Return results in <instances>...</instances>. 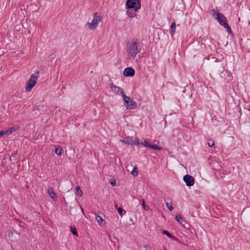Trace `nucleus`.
<instances>
[{"label":"nucleus","instance_id":"nucleus-1","mask_svg":"<svg viewBox=\"0 0 250 250\" xmlns=\"http://www.w3.org/2000/svg\"><path fill=\"white\" fill-rule=\"evenodd\" d=\"M141 50V46L137 40L128 41L126 42V51L130 59H134Z\"/></svg>","mask_w":250,"mask_h":250},{"label":"nucleus","instance_id":"nucleus-2","mask_svg":"<svg viewBox=\"0 0 250 250\" xmlns=\"http://www.w3.org/2000/svg\"><path fill=\"white\" fill-rule=\"evenodd\" d=\"M212 16L218 21L220 24L223 26L227 25L228 21L226 17L222 13H219L217 10L212 9L211 10Z\"/></svg>","mask_w":250,"mask_h":250},{"label":"nucleus","instance_id":"nucleus-3","mask_svg":"<svg viewBox=\"0 0 250 250\" xmlns=\"http://www.w3.org/2000/svg\"><path fill=\"white\" fill-rule=\"evenodd\" d=\"M102 17L97 12L94 13L93 15V19L92 22H88L85 26L88 27V29L95 30L98 25V24L102 21Z\"/></svg>","mask_w":250,"mask_h":250},{"label":"nucleus","instance_id":"nucleus-4","mask_svg":"<svg viewBox=\"0 0 250 250\" xmlns=\"http://www.w3.org/2000/svg\"><path fill=\"white\" fill-rule=\"evenodd\" d=\"M126 5L127 9H133L138 11L141 8V2L140 0H127Z\"/></svg>","mask_w":250,"mask_h":250},{"label":"nucleus","instance_id":"nucleus-5","mask_svg":"<svg viewBox=\"0 0 250 250\" xmlns=\"http://www.w3.org/2000/svg\"><path fill=\"white\" fill-rule=\"evenodd\" d=\"M221 77L226 82H229L232 80L233 77L231 73L227 70L223 71L220 74Z\"/></svg>","mask_w":250,"mask_h":250},{"label":"nucleus","instance_id":"nucleus-6","mask_svg":"<svg viewBox=\"0 0 250 250\" xmlns=\"http://www.w3.org/2000/svg\"><path fill=\"white\" fill-rule=\"evenodd\" d=\"M109 87L112 92L117 95L122 94L123 95L124 91L122 88L114 85L113 83H110Z\"/></svg>","mask_w":250,"mask_h":250},{"label":"nucleus","instance_id":"nucleus-7","mask_svg":"<svg viewBox=\"0 0 250 250\" xmlns=\"http://www.w3.org/2000/svg\"><path fill=\"white\" fill-rule=\"evenodd\" d=\"M183 180L185 182L186 186L190 187L193 186L194 183V178L189 175H186L183 177Z\"/></svg>","mask_w":250,"mask_h":250},{"label":"nucleus","instance_id":"nucleus-8","mask_svg":"<svg viewBox=\"0 0 250 250\" xmlns=\"http://www.w3.org/2000/svg\"><path fill=\"white\" fill-rule=\"evenodd\" d=\"M123 74L125 77H132L135 74V71L131 67H127L124 70Z\"/></svg>","mask_w":250,"mask_h":250},{"label":"nucleus","instance_id":"nucleus-9","mask_svg":"<svg viewBox=\"0 0 250 250\" xmlns=\"http://www.w3.org/2000/svg\"><path fill=\"white\" fill-rule=\"evenodd\" d=\"M15 131V128L11 127L5 130H2L0 131V137H2L4 135H9L12 134L14 131Z\"/></svg>","mask_w":250,"mask_h":250},{"label":"nucleus","instance_id":"nucleus-10","mask_svg":"<svg viewBox=\"0 0 250 250\" xmlns=\"http://www.w3.org/2000/svg\"><path fill=\"white\" fill-rule=\"evenodd\" d=\"M137 11H135L133 9H127V10L126 11V14L128 15V16L130 18H133L134 17H136V19H137V14H136V12Z\"/></svg>","mask_w":250,"mask_h":250},{"label":"nucleus","instance_id":"nucleus-11","mask_svg":"<svg viewBox=\"0 0 250 250\" xmlns=\"http://www.w3.org/2000/svg\"><path fill=\"white\" fill-rule=\"evenodd\" d=\"M35 81H31L28 80L27 84L25 86V89L27 91H29L36 84Z\"/></svg>","mask_w":250,"mask_h":250},{"label":"nucleus","instance_id":"nucleus-12","mask_svg":"<svg viewBox=\"0 0 250 250\" xmlns=\"http://www.w3.org/2000/svg\"><path fill=\"white\" fill-rule=\"evenodd\" d=\"M47 192L49 194L50 197L52 199L54 200H56L57 199V196L53 191V189L52 187H49L48 188Z\"/></svg>","mask_w":250,"mask_h":250},{"label":"nucleus","instance_id":"nucleus-13","mask_svg":"<svg viewBox=\"0 0 250 250\" xmlns=\"http://www.w3.org/2000/svg\"><path fill=\"white\" fill-rule=\"evenodd\" d=\"M129 109H134L137 107V103L133 100L129 101Z\"/></svg>","mask_w":250,"mask_h":250},{"label":"nucleus","instance_id":"nucleus-14","mask_svg":"<svg viewBox=\"0 0 250 250\" xmlns=\"http://www.w3.org/2000/svg\"><path fill=\"white\" fill-rule=\"evenodd\" d=\"M162 234L167 235L168 237L172 239L173 240H176L177 239L174 236H173L167 230H163L162 232Z\"/></svg>","mask_w":250,"mask_h":250},{"label":"nucleus","instance_id":"nucleus-15","mask_svg":"<svg viewBox=\"0 0 250 250\" xmlns=\"http://www.w3.org/2000/svg\"><path fill=\"white\" fill-rule=\"evenodd\" d=\"M39 74V72L36 71L35 73L32 74L31 75L30 78L29 80L31 81H35L36 83L37 80V76Z\"/></svg>","mask_w":250,"mask_h":250},{"label":"nucleus","instance_id":"nucleus-16","mask_svg":"<svg viewBox=\"0 0 250 250\" xmlns=\"http://www.w3.org/2000/svg\"><path fill=\"white\" fill-rule=\"evenodd\" d=\"M55 152L57 155L61 156L62 153V149L60 146H58L55 148Z\"/></svg>","mask_w":250,"mask_h":250},{"label":"nucleus","instance_id":"nucleus-17","mask_svg":"<svg viewBox=\"0 0 250 250\" xmlns=\"http://www.w3.org/2000/svg\"><path fill=\"white\" fill-rule=\"evenodd\" d=\"M133 142V139L132 137H127L125 138V144L127 145H132Z\"/></svg>","mask_w":250,"mask_h":250},{"label":"nucleus","instance_id":"nucleus-18","mask_svg":"<svg viewBox=\"0 0 250 250\" xmlns=\"http://www.w3.org/2000/svg\"><path fill=\"white\" fill-rule=\"evenodd\" d=\"M176 24L175 22H172L170 26V33L172 35L175 32Z\"/></svg>","mask_w":250,"mask_h":250},{"label":"nucleus","instance_id":"nucleus-19","mask_svg":"<svg viewBox=\"0 0 250 250\" xmlns=\"http://www.w3.org/2000/svg\"><path fill=\"white\" fill-rule=\"evenodd\" d=\"M175 219L180 224H182L183 222H185L184 219L180 215H177L175 216Z\"/></svg>","mask_w":250,"mask_h":250},{"label":"nucleus","instance_id":"nucleus-20","mask_svg":"<svg viewBox=\"0 0 250 250\" xmlns=\"http://www.w3.org/2000/svg\"><path fill=\"white\" fill-rule=\"evenodd\" d=\"M96 220L97 221V222L99 223V224L101 226L103 225V218L100 216L99 215H96Z\"/></svg>","mask_w":250,"mask_h":250},{"label":"nucleus","instance_id":"nucleus-21","mask_svg":"<svg viewBox=\"0 0 250 250\" xmlns=\"http://www.w3.org/2000/svg\"><path fill=\"white\" fill-rule=\"evenodd\" d=\"M138 169L137 167H134L133 169L132 170L131 173L133 176H137L138 175Z\"/></svg>","mask_w":250,"mask_h":250},{"label":"nucleus","instance_id":"nucleus-22","mask_svg":"<svg viewBox=\"0 0 250 250\" xmlns=\"http://www.w3.org/2000/svg\"><path fill=\"white\" fill-rule=\"evenodd\" d=\"M149 147L150 148H153L154 150H160L161 149V148L158 146L157 145H150V146H149Z\"/></svg>","mask_w":250,"mask_h":250},{"label":"nucleus","instance_id":"nucleus-23","mask_svg":"<svg viewBox=\"0 0 250 250\" xmlns=\"http://www.w3.org/2000/svg\"><path fill=\"white\" fill-rule=\"evenodd\" d=\"M123 96V100L124 101V103H126V101H130L131 100L130 97L127 96L125 94V92L124 93L123 95H122Z\"/></svg>","mask_w":250,"mask_h":250},{"label":"nucleus","instance_id":"nucleus-24","mask_svg":"<svg viewBox=\"0 0 250 250\" xmlns=\"http://www.w3.org/2000/svg\"><path fill=\"white\" fill-rule=\"evenodd\" d=\"M70 229H71V231L72 233V234H74L75 236H77L78 233H77V231L76 228L71 226L70 227Z\"/></svg>","mask_w":250,"mask_h":250},{"label":"nucleus","instance_id":"nucleus-25","mask_svg":"<svg viewBox=\"0 0 250 250\" xmlns=\"http://www.w3.org/2000/svg\"><path fill=\"white\" fill-rule=\"evenodd\" d=\"M76 190L78 192V194L79 195V196H81L83 194V193H82V191L81 189V188L79 186H76Z\"/></svg>","mask_w":250,"mask_h":250},{"label":"nucleus","instance_id":"nucleus-26","mask_svg":"<svg viewBox=\"0 0 250 250\" xmlns=\"http://www.w3.org/2000/svg\"><path fill=\"white\" fill-rule=\"evenodd\" d=\"M142 205H143V208H144V209L146 210H148V207L146 205L145 200L142 199Z\"/></svg>","mask_w":250,"mask_h":250},{"label":"nucleus","instance_id":"nucleus-27","mask_svg":"<svg viewBox=\"0 0 250 250\" xmlns=\"http://www.w3.org/2000/svg\"><path fill=\"white\" fill-rule=\"evenodd\" d=\"M166 206L167 207V208L170 210L171 211L173 209V208L172 206V203H167L166 204Z\"/></svg>","mask_w":250,"mask_h":250},{"label":"nucleus","instance_id":"nucleus-28","mask_svg":"<svg viewBox=\"0 0 250 250\" xmlns=\"http://www.w3.org/2000/svg\"><path fill=\"white\" fill-rule=\"evenodd\" d=\"M133 143L132 145H138L140 144L139 140L136 139L135 140H133Z\"/></svg>","mask_w":250,"mask_h":250},{"label":"nucleus","instance_id":"nucleus-29","mask_svg":"<svg viewBox=\"0 0 250 250\" xmlns=\"http://www.w3.org/2000/svg\"><path fill=\"white\" fill-rule=\"evenodd\" d=\"M118 212H119V214H120L121 216H123V208H120H120H118Z\"/></svg>","mask_w":250,"mask_h":250},{"label":"nucleus","instance_id":"nucleus-30","mask_svg":"<svg viewBox=\"0 0 250 250\" xmlns=\"http://www.w3.org/2000/svg\"><path fill=\"white\" fill-rule=\"evenodd\" d=\"M141 144L145 146H148L149 147V146H150V145L148 144V143L146 140H145L143 142H142Z\"/></svg>","mask_w":250,"mask_h":250},{"label":"nucleus","instance_id":"nucleus-31","mask_svg":"<svg viewBox=\"0 0 250 250\" xmlns=\"http://www.w3.org/2000/svg\"><path fill=\"white\" fill-rule=\"evenodd\" d=\"M208 146H209L211 147V146H212L214 145V142L212 141L209 140L208 143Z\"/></svg>","mask_w":250,"mask_h":250},{"label":"nucleus","instance_id":"nucleus-32","mask_svg":"<svg viewBox=\"0 0 250 250\" xmlns=\"http://www.w3.org/2000/svg\"><path fill=\"white\" fill-rule=\"evenodd\" d=\"M223 27H224L225 28H226L227 29V31L229 33H231V29L229 25H228V26L227 25H226V26L224 25Z\"/></svg>","mask_w":250,"mask_h":250},{"label":"nucleus","instance_id":"nucleus-33","mask_svg":"<svg viewBox=\"0 0 250 250\" xmlns=\"http://www.w3.org/2000/svg\"><path fill=\"white\" fill-rule=\"evenodd\" d=\"M116 180H112L110 181V184L112 186H115L116 185Z\"/></svg>","mask_w":250,"mask_h":250},{"label":"nucleus","instance_id":"nucleus-34","mask_svg":"<svg viewBox=\"0 0 250 250\" xmlns=\"http://www.w3.org/2000/svg\"><path fill=\"white\" fill-rule=\"evenodd\" d=\"M125 103V105L126 108V109H129V101H126V103Z\"/></svg>","mask_w":250,"mask_h":250},{"label":"nucleus","instance_id":"nucleus-35","mask_svg":"<svg viewBox=\"0 0 250 250\" xmlns=\"http://www.w3.org/2000/svg\"><path fill=\"white\" fill-rule=\"evenodd\" d=\"M121 141L122 142V143H124L125 144V138H124L123 139H122L121 140Z\"/></svg>","mask_w":250,"mask_h":250},{"label":"nucleus","instance_id":"nucleus-36","mask_svg":"<svg viewBox=\"0 0 250 250\" xmlns=\"http://www.w3.org/2000/svg\"><path fill=\"white\" fill-rule=\"evenodd\" d=\"M239 112H240V116H241L242 115V111H241V109H239Z\"/></svg>","mask_w":250,"mask_h":250},{"label":"nucleus","instance_id":"nucleus-37","mask_svg":"<svg viewBox=\"0 0 250 250\" xmlns=\"http://www.w3.org/2000/svg\"><path fill=\"white\" fill-rule=\"evenodd\" d=\"M248 110L250 111V104L248 106Z\"/></svg>","mask_w":250,"mask_h":250},{"label":"nucleus","instance_id":"nucleus-38","mask_svg":"<svg viewBox=\"0 0 250 250\" xmlns=\"http://www.w3.org/2000/svg\"><path fill=\"white\" fill-rule=\"evenodd\" d=\"M16 155H17V154H16V153H15V154H13V155H12V156H13V157H16Z\"/></svg>","mask_w":250,"mask_h":250}]
</instances>
